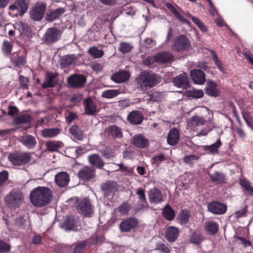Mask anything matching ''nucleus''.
Masks as SVG:
<instances>
[{"instance_id": "obj_60", "label": "nucleus", "mask_w": 253, "mask_h": 253, "mask_svg": "<svg viewBox=\"0 0 253 253\" xmlns=\"http://www.w3.org/2000/svg\"><path fill=\"white\" fill-rule=\"evenodd\" d=\"M15 65L17 66H23L26 63L25 57L23 56L18 57L14 61Z\"/></svg>"}, {"instance_id": "obj_7", "label": "nucleus", "mask_w": 253, "mask_h": 253, "mask_svg": "<svg viewBox=\"0 0 253 253\" xmlns=\"http://www.w3.org/2000/svg\"><path fill=\"white\" fill-rule=\"evenodd\" d=\"M76 209L79 213L84 217H90L93 213V207L90 201L85 198L78 201Z\"/></svg>"}, {"instance_id": "obj_40", "label": "nucleus", "mask_w": 253, "mask_h": 253, "mask_svg": "<svg viewBox=\"0 0 253 253\" xmlns=\"http://www.w3.org/2000/svg\"><path fill=\"white\" fill-rule=\"evenodd\" d=\"M132 48L133 46L130 43L122 42L119 44L118 50L120 52L126 54L131 52Z\"/></svg>"}, {"instance_id": "obj_8", "label": "nucleus", "mask_w": 253, "mask_h": 253, "mask_svg": "<svg viewBox=\"0 0 253 253\" xmlns=\"http://www.w3.org/2000/svg\"><path fill=\"white\" fill-rule=\"evenodd\" d=\"M67 86L73 88H81L83 87L86 82V78L80 74H74L70 75L67 80Z\"/></svg>"}, {"instance_id": "obj_42", "label": "nucleus", "mask_w": 253, "mask_h": 253, "mask_svg": "<svg viewBox=\"0 0 253 253\" xmlns=\"http://www.w3.org/2000/svg\"><path fill=\"white\" fill-rule=\"evenodd\" d=\"M88 53L93 58H99L104 55V52L102 50H99L96 46H92L88 50Z\"/></svg>"}, {"instance_id": "obj_24", "label": "nucleus", "mask_w": 253, "mask_h": 253, "mask_svg": "<svg viewBox=\"0 0 253 253\" xmlns=\"http://www.w3.org/2000/svg\"><path fill=\"white\" fill-rule=\"evenodd\" d=\"M70 181V177L66 172L62 171L58 173L55 176V181L60 187H65Z\"/></svg>"}, {"instance_id": "obj_64", "label": "nucleus", "mask_w": 253, "mask_h": 253, "mask_svg": "<svg viewBox=\"0 0 253 253\" xmlns=\"http://www.w3.org/2000/svg\"><path fill=\"white\" fill-rule=\"evenodd\" d=\"M116 95L115 90H107L103 93L102 96L107 98H111Z\"/></svg>"}, {"instance_id": "obj_57", "label": "nucleus", "mask_w": 253, "mask_h": 253, "mask_svg": "<svg viewBox=\"0 0 253 253\" xmlns=\"http://www.w3.org/2000/svg\"><path fill=\"white\" fill-rule=\"evenodd\" d=\"M136 194L139 197L140 202H146L147 201L145 190L142 188H138L136 191Z\"/></svg>"}, {"instance_id": "obj_17", "label": "nucleus", "mask_w": 253, "mask_h": 253, "mask_svg": "<svg viewBox=\"0 0 253 253\" xmlns=\"http://www.w3.org/2000/svg\"><path fill=\"white\" fill-rule=\"evenodd\" d=\"M18 140L28 149H34L37 143L36 137L30 134H25L20 136Z\"/></svg>"}, {"instance_id": "obj_38", "label": "nucleus", "mask_w": 253, "mask_h": 253, "mask_svg": "<svg viewBox=\"0 0 253 253\" xmlns=\"http://www.w3.org/2000/svg\"><path fill=\"white\" fill-rule=\"evenodd\" d=\"M204 240V237L201 233L199 232H194L190 235V242L196 245L200 244Z\"/></svg>"}, {"instance_id": "obj_52", "label": "nucleus", "mask_w": 253, "mask_h": 253, "mask_svg": "<svg viewBox=\"0 0 253 253\" xmlns=\"http://www.w3.org/2000/svg\"><path fill=\"white\" fill-rule=\"evenodd\" d=\"M191 19L193 23L197 25L202 32H205L207 31V29L206 25L198 18L192 16Z\"/></svg>"}, {"instance_id": "obj_11", "label": "nucleus", "mask_w": 253, "mask_h": 253, "mask_svg": "<svg viewBox=\"0 0 253 253\" xmlns=\"http://www.w3.org/2000/svg\"><path fill=\"white\" fill-rule=\"evenodd\" d=\"M78 176L80 179L84 182L91 181L95 176V170L91 167H84L79 170Z\"/></svg>"}, {"instance_id": "obj_36", "label": "nucleus", "mask_w": 253, "mask_h": 253, "mask_svg": "<svg viewBox=\"0 0 253 253\" xmlns=\"http://www.w3.org/2000/svg\"><path fill=\"white\" fill-rule=\"evenodd\" d=\"M205 229L211 234H214L218 231V225L213 221H209L206 222L205 224Z\"/></svg>"}, {"instance_id": "obj_12", "label": "nucleus", "mask_w": 253, "mask_h": 253, "mask_svg": "<svg viewBox=\"0 0 253 253\" xmlns=\"http://www.w3.org/2000/svg\"><path fill=\"white\" fill-rule=\"evenodd\" d=\"M208 210L210 212L214 214H222L226 212L227 206L218 201H212L208 205Z\"/></svg>"}, {"instance_id": "obj_28", "label": "nucleus", "mask_w": 253, "mask_h": 253, "mask_svg": "<svg viewBox=\"0 0 253 253\" xmlns=\"http://www.w3.org/2000/svg\"><path fill=\"white\" fill-rule=\"evenodd\" d=\"M179 139V133L178 130L176 128H173L169 131L167 137L168 143L171 146L176 145Z\"/></svg>"}, {"instance_id": "obj_48", "label": "nucleus", "mask_w": 253, "mask_h": 253, "mask_svg": "<svg viewBox=\"0 0 253 253\" xmlns=\"http://www.w3.org/2000/svg\"><path fill=\"white\" fill-rule=\"evenodd\" d=\"M101 153L102 156L106 159H110L114 157L115 156V152L110 146H106L104 149L101 151Z\"/></svg>"}, {"instance_id": "obj_41", "label": "nucleus", "mask_w": 253, "mask_h": 253, "mask_svg": "<svg viewBox=\"0 0 253 253\" xmlns=\"http://www.w3.org/2000/svg\"><path fill=\"white\" fill-rule=\"evenodd\" d=\"M47 149L50 152L56 151L61 147V142L59 141H47L45 143Z\"/></svg>"}, {"instance_id": "obj_21", "label": "nucleus", "mask_w": 253, "mask_h": 253, "mask_svg": "<svg viewBox=\"0 0 253 253\" xmlns=\"http://www.w3.org/2000/svg\"><path fill=\"white\" fill-rule=\"evenodd\" d=\"M190 76L194 83L203 84L206 81L205 73L200 69H194L190 71Z\"/></svg>"}, {"instance_id": "obj_56", "label": "nucleus", "mask_w": 253, "mask_h": 253, "mask_svg": "<svg viewBox=\"0 0 253 253\" xmlns=\"http://www.w3.org/2000/svg\"><path fill=\"white\" fill-rule=\"evenodd\" d=\"M165 160V156L161 154L160 155L154 156L152 159V162L153 164L159 165L162 162Z\"/></svg>"}, {"instance_id": "obj_27", "label": "nucleus", "mask_w": 253, "mask_h": 253, "mask_svg": "<svg viewBox=\"0 0 253 253\" xmlns=\"http://www.w3.org/2000/svg\"><path fill=\"white\" fill-rule=\"evenodd\" d=\"M89 164L93 167L102 169L105 165V162L98 154H92L88 157Z\"/></svg>"}, {"instance_id": "obj_23", "label": "nucleus", "mask_w": 253, "mask_h": 253, "mask_svg": "<svg viewBox=\"0 0 253 253\" xmlns=\"http://www.w3.org/2000/svg\"><path fill=\"white\" fill-rule=\"evenodd\" d=\"M132 144L136 147L145 148L149 145V140L142 134H139L132 137Z\"/></svg>"}, {"instance_id": "obj_55", "label": "nucleus", "mask_w": 253, "mask_h": 253, "mask_svg": "<svg viewBox=\"0 0 253 253\" xmlns=\"http://www.w3.org/2000/svg\"><path fill=\"white\" fill-rule=\"evenodd\" d=\"M111 133L113 136L121 138L122 136V133L120 128L116 126L111 127Z\"/></svg>"}, {"instance_id": "obj_33", "label": "nucleus", "mask_w": 253, "mask_h": 253, "mask_svg": "<svg viewBox=\"0 0 253 253\" xmlns=\"http://www.w3.org/2000/svg\"><path fill=\"white\" fill-rule=\"evenodd\" d=\"M162 213L163 217L168 221L173 220L175 216V211L169 204L163 208Z\"/></svg>"}, {"instance_id": "obj_53", "label": "nucleus", "mask_w": 253, "mask_h": 253, "mask_svg": "<svg viewBox=\"0 0 253 253\" xmlns=\"http://www.w3.org/2000/svg\"><path fill=\"white\" fill-rule=\"evenodd\" d=\"M87 245L86 242L85 241H82L77 244L74 250V253H82L84 250L85 249Z\"/></svg>"}, {"instance_id": "obj_34", "label": "nucleus", "mask_w": 253, "mask_h": 253, "mask_svg": "<svg viewBox=\"0 0 253 253\" xmlns=\"http://www.w3.org/2000/svg\"><path fill=\"white\" fill-rule=\"evenodd\" d=\"M70 133L77 140L82 141L84 138L83 132L78 126L74 125L69 128Z\"/></svg>"}, {"instance_id": "obj_30", "label": "nucleus", "mask_w": 253, "mask_h": 253, "mask_svg": "<svg viewBox=\"0 0 253 253\" xmlns=\"http://www.w3.org/2000/svg\"><path fill=\"white\" fill-rule=\"evenodd\" d=\"M172 54L168 52H162L157 54L155 56L156 62L161 63H167L171 62L173 60Z\"/></svg>"}, {"instance_id": "obj_16", "label": "nucleus", "mask_w": 253, "mask_h": 253, "mask_svg": "<svg viewBox=\"0 0 253 253\" xmlns=\"http://www.w3.org/2000/svg\"><path fill=\"white\" fill-rule=\"evenodd\" d=\"M148 195L149 202L151 204H158L164 201L161 190L157 188L150 190Z\"/></svg>"}, {"instance_id": "obj_3", "label": "nucleus", "mask_w": 253, "mask_h": 253, "mask_svg": "<svg viewBox=\"0 0 253 253\" xmlns=\"http://www.w3.org/2000/svg\"><path fill=\"white\" fill-rule=\"evenodd\" d=\"M9 161L14 166H21L29 163L32 160L31 153L22 151L11 153L8 156Z\"/></svg>"}, {"instance_id": "obj_44", "label": "nucleus", "mask_w": 253, "mask_h": 253, "mask_svg": "<svg viewBox=\"0 0 253 253\" xmlns=\"http://www.w3.org/2000/svg\"><path fill=\"white\" fill-rule=\"evenodd\" d=\"M76 224V220L73 215L67 216V218L64 222L65 226L68 230L73 229Z\"/></svg>"}, {"instance_id": "obj_4", "label": "nucleus", "mask_w": 253, "mask_h": 253, "mask_svg": "<svg viewBox=\"0 0 253 253\" xmlns=\"http://www.w3.org/2000/svg\"><path fill=\"white\" fill-rule=\"evenodd\" d=\"M30 3V0H15L8 7L9 15L13 17L23 16L27 12Z\"/></svg>"}, {"instance_id": "obj_46", "label": "nucleus", "mask_w": 253, "mask_h": 253, "mask_svg": "<svg viewBox=\"0 0 253 253\" xmlns=\"http://www.w3.org/2000/svg\"><path fill=\"white\" fill-rule=\"evenodd\" d=\"M166 7L176 16V18L181 21H185L186 20L179 13L177 12L174 6L169 2L166 4Z\"/></svg>"}, {"instance_id": "obj_18", "label": "nucleus", "mask_w": 253, "mask_h": 253, "mask_svg": "<svg viewBox=\"0 0 253 253\" xmlns=\"http://www.w3.org/2000/svg\"><path fill=\"white\" fill-rule=\"evenodd\" d=\"M205 90L206 94L211 97H218L220 93L217 84L211 80L207 81Z\"/></svg>"}, {"instance_id": "obj_31", "label": "nucleus", "mask_w": 253, "mask_h": 253, "mask_svg": "<svg viewBox=\"0 0 253 253\" xmlns=\"http://www.w3.org/2000/svg\"><path fill=\"white\" fill-rule=\"evenodd\" d=\"M32 120L31 114L22 113L14 119V123L16 125L30 124Z\"/></svg>"}, {"instance_id": "obj_26", "label": "nucleus", "mask_w": 253, "mask_h": 253, "mask_svg": "<svg viewBox=\"0 0 253 253\" xmlns=\"http://www.w3.org/2000/svg\"><path fill=\"white\" fill-rule=\"evenodd\" d=\"M130 78V74L126 71L116 72L111 76V80L115 83H121L127 81Z\"/></svg>"}, {"instance_id": "obj_50", "label": "nucleus", "mask_w": 253, "mask_h": 253, "mask_svg": "<svg viewBox=\"0 0 253 253\" xmlns=\"http://www.w3.org/2000/svg\"><path fill=\"white\" fill-rule=\"evenodd\" d=\"M200 157L195 155H187L183 158V161L188 165H192L194 161H197Z\"/></svg>"}, {"instance_id": "obj_9", "label": "nucleus", "mask_w": 253, "mask_h": 253, "mask_svg": "<svg viewBox=\"0 0 253 253\" xmlns=\"http://www.w3.org/2000/svg\"><path fill=\"white\" fill-rule=\"evenodd\" d=\"M46 5L42 2H38L31 8L30 11V18L34 21L42 20L44 15Z\"/></svg>"}, {"instance_id": "obj_45", "label": "nucleus", "mask_w": 253, "mask_h": 253, "mask_svg": "<svg viewBox=\"0 0 253 253\" xmlns=\"http://www.w3.org/2000/svg\"><path fill=\"white\" fill-rule=\"evenodd\" d=\"M13 44L10 41H4L2 43L1 50L6 55H9L12 51Z\"/></svg>"}, {"instance_id": "obj_20", "label": "nucleus", "mask_w": 253, "mask_h": 253, "mask_svg": "<svg viewBox=\"0 0 253 253\" xmlns=\"http://www.w3.org/2000/svg\"><path fill=\"white\" fill-rule=\"evenodd\" d=\"M127 120L130 124L139 125L143 120V114L141 111L138 110L132 111L128 114Z\"/></svg>"}, {"instance_id": "obj_43", "label": "nucleus", "mask_w": 253, "mask_h": 253, "mask_svg": "<svg viewBox=\"0 0 253 253\" xmlns=\"http://www.w3.org/2000/svg\"><path fill=\"white\" fill-rule=\"evenodd\" d=\"M222 145V143L219 139L215 143L209 146H204V150L208 151L211 153H217L218 151L219 148Z\"/></svg>"}, {"instance_id": "obj_32", "label": "nucleus", "mask_w": 253, "mask_h": 253, "mask_svg": "<svg viewBox=\"0 0 253 253\" xmlns=\"http://www.w3.org/2000/svg\"><path fill=\"white\" fill-rule=\"evenodd\" d=\"M211 181L218 184H223L226 183V176L222 172L216 171L213 174H208Z\"/></svg>"}, {"instance_id": "obj_2", "label": "nucleus", "mask_w": 253, "mask_h": 253, "mask_svg": "<svg viewBox=\"0 0 253 253\" xmlns=\"http://www.w3.org/2000/svg\"><path fill=\"white\" fill-rule=\"evenodd\" d=\"M160 82L161 77L159 74L151 72H142L138 79V87L145 90L155 86Z\"/></svg>"}, {"instance_id": "obj_14", "label": "nucleus", "mask_w": 253, "mask_h": 253, "mask_svg": "<svg viewBox=\"0 0 253 253\" xmlns=\"http://www.w3.org/2000/svg\"><path fill=\"white\" fill-rule=\"evenodd\" d=\"M56 73L47 72L45 74L44 82L42 84V88L53 87L58 84L57 76Z\"/></svg>"}, {"instance_id": "obj_39", "label": "nucleus", "mask_w": 253, "mask_h": 253, "mask_svg": "<svg viewBox=\"0 0 253 253\" xmlns=\"http://www.w3.org/2000/svg\"><path fill=\"white\" fill-rule=\"evenodd\" d=\"M189 212L187 210H182L180 211L177 219L181 224H186L189 222Z\"/></svg>"}, {"instance_id": "obj_5", "label": "nucleus", "mask_w": 253, "mask_h": 253, "mask_svg": "<svg viewBox=\"0 0 253 253\" xmlns=\"http://www.w3.org/2000/svg\"><path fill=\"white\" fill-rule=\"evenodd\" d=\"M62 32L56 27L48 28L42 36V41L43 43L51 45L61 39Z\"/></svg>"}, {"instance_id": "obj_29", "label": "nucleus", "mask_w": 253, "mask_h": 253, "mask_svg": "<svg viewBox=\"0 0 253 253\" xmlns=\"http://www.w3.org/2000/svg\"><path fill=\"white\" fill-rule=\"evenodd\" d=\"M65 11L64 8L59 7L55 10L51 9L46 14V20L48 22H51L58 18Z\"/></svg>"}, {"instance_id": "obj_22", "label": "nucleus", "mask_w": 253, "mask_h": 253, "mask_svg": "<svg viewBox=\"0 0 253 253\" xmlns=\"http://www.w3.org/2000/svg\"><path fill=\"white\" fill-rule=\"evenodd\" d=\"M179 233V231L177 227L170 226L166 229L165 237L169 242L173 243L177 240Z\"/></svg>"}, {"instance_id": "obj_51", "label": "nucleus", "mask_w": 253, "mask_h": 253, "mask_svg": "<svg viewBox=\"0 0 253 253\" xmlns=\"http://www.w3.org/2000/svg\"><path fill=\"white\" fill-rule=\"evenodd\" d=\"M11 246L2 240H0V253H7L10 252Z\"/></svg>"}, {"instance_id": "obj_10", "label": "nucleus", "mask_w": 253, "mask_h": 253, "mask_svg": "<svg viewBox=\"0 0 253 253\" xmlns=\"http://www.w3.org/2000/svg\"><path fill=\"white\" fill-rule=\"evenodd\" d=\"M190 46V42L184 35H181L175 39L173 44L171 46V48L173 50L177 51H183L186 50Z\"/></svg>"}, {"instance_id": "obj_19", "label": "nucleus", "mask_w": 253, "mask_h": 253, "mask_svg": "<svg viewBox=\"0 0 253 253\" xmlns=\"http://www.w3.org/2000/svg\"><path fill=\"white\" fill-rule=\"evenodd\" d=\"M101 190L104 193V197H108L114 194L118 191L117 184L112 181H108L101 185Z\"/></svg>"}, {"instance_id": "obj_63", "label": "nucleus", "mask_w": 253, "mask_h": 253, "mask_svg": "<svg viewBox=\"0 0 253 253\" xmlns=\"http://www.w3.org/2000/svg\"><path fill=\"white\" fill-rule=\"evenodd\" d=\"M82 99L81 94H74L70 99V101L72 103H80Z\"/></svg>"}, {"instance_id": "obj_35", "label": "nucleus", "mask_w": 253, "mask_h": 253, "mask_svg": "<svg viewBox=\"0 0 253 253\" xmlns=\"http://www.w3.org/2000/svg\"><path fill=\"white\" fill-rule=\"evenodd\" d=\"M61 132V129L55 127L52 128H45L42 131V135L44 137H54L58 135Z\"/></svg>"}, {"instance_id": "obj_6", "label": "nucleus", "mask_w": 253, "mask_h": 253, "mask_svg": "<svg viewBox=\"0 0 253 253\" xmlns=\"http://www.w3.org/2000/svg\"><path fill=\"white\" fill-rule=\"evenodd\" d=\"M24 199L22 193L17 190H12L5 197V204L11 208L16 209L19 207Z\"/></svg>"}, {"instance_id": "obj_59", "label": "nucleus", "mask_w": 253, "mask_h": 253, "mask_svg": "<svg viewBox=\"0 0 253 253\" xmlns=\"http://www.w3.org/2000/svg\"><path fill=\"white\" fill-rule=\"evenodd\" d=\"M247 212V207H246L241 210L238 211L235 213V217L238 219L246 215Z\"/></svg>"}, {"instance_id": "obj_37", "label": "nucleus", "mask_w": 253, "mask_h": 253, "mask_svg": "<svg viewBox=\"0 0 253 253\" xmlns=\"http://www.w3.org/2000/svg\"><path fill=\"white\" fill-rule=\"evenodd\" d=\"M205 123L206 120L203 117L195 115L190 118L189 125L191 126H201L204 125Z\"/></svg>"}, {"instance_id": "obj_13", "label": "nucleus", "mask_w": 253, "mask_h": 253, "mask_svg": "<svg viewBox=\"0 0 253 253\" xmlns=\"http://www.w3.org/2000/svg\"><path fill=\"white\" fill-rule=\"evenodd\" d=\"M138 223L135 217H129L123 220L119 225V228L123 232H128L134 229Z\"/></svg>"}, {"instance_id": "obj_47", "label": "nucleus", "mask_w": 253, "mask_h": 253, "mask_svg": "<svg viewBox=\"0 0 253 253\" xmlns=\"http://www.w3.org/2000/svg\"><path fill=\"white\" fill-rule=\"evenodd\" d=\"M73 59L70 55H65L60 60V65L62 68H66L72 65Z\"/></svg>"}, {"instance_id": "obj_61", "label": "nucleus", "mask_w": 253, "mask_h": 253, "mask_svg": "<svg viewBox=\"0 0 253 253\" xmlns=\"http://www.w3.org/2000/svg\"><path fill=\"white\" fill-rule=\"evenodd\" d=\"M156 250L161 251L164 253H170V250L164 244H158L156 248Z\"/></svg>"}, {"instance_id": "obj_49", "label": "nucleus", "mask_w": 253, "mask_h": 253, "mask_svg": "<svg viewBox=\"0 0 253 253\" xmlns=\"http://www.w3.org/2000/svg\"><path fill=\"white\" fill-rule=\"evenodd\" d=\"M130 210L131 206L127 202H123L118 207V211L122 215H127Z\"/></svg>"}, {"instance_id": "obj_1", "label": "nucleus", "mask_w": 253, "mask_h": 253, "mask_svg": "<svg viewBox=\"0 0 253 253\" xmlns=\"http://www.w3.org/2000/svg\"><path fill=\"white\" fill-rule=\"evenodd\" d=\"M53 193L50 188L39 186L34 188L30 193V199L35 207L42 208L47 205L51 201Z\"/></svg>"}, {"instance_id": "obj_15", "label": "nucleus", "mask_w": 253, "mask_h": 253, "mask_svg": "<svg viewBox=\"0 0 253 253\" xmlns=\"http://www.w3.org/2000/svg\"><path fill=\"white\" fill-rule=\"evenodd\" d=\"M85 114L88 116H95L99 110L97 105L90 97L86 98L84 101Z\"/></svg>"}, {"instance_id": "obj_58", "label": "nucleus", "mask_w": 253, "mask_h": 253, "mask_svg": "<svg viewBox=\"0 0 253 253\" xmlns=\"http://www.w3.org/2000/svg\"><path fill=\"white\" fill-rule=\"evenodd\" d=\"M8 172L6 170L0 172V187L8 179Z\"/></svg>"}, {"instance_id": "obj_62", "label": "nucleus", "mask_w": 253, "mask_h": 253, "mask_svg": "<svg viewBox=\"0 0 253 253\" xmlns=\"http://www.w3.org/2000/svg\"><path fill=\"white\" fill-rule=\"evenodd\" d=\"M204 92L202 90H193L191 92L190 96L195 98H200L203 96Z\"/></svg>"}, {"instance_id": "obj_25", "label": "nucleus", "mask_w": 253, "mask_h": 253, "mask_svg": "<svg viewBox=\"0 0 253 253\" xmlns=\"http://www.w3.org/2000/svg\"><path fill=\"white\" fill-rule=\"evenodd\" d=\"M189 83L188 78L185 74H180L173 80V83L176 86L183 88H187L189 86Z\"/></svg>"}, {"instance_id": "obj_54", "label": "nucleus", "mask_w": 253, "mask_h": 253, "mask_svg": "<svg viewBox=\"0 0 253 253\" xmlns=\"http://www.w3.org/2000/svg\"><path fill=\"white\" fill-rule=\"evenodd\" d=\"M20 86L23 89H28L29 80L22 75L19 76Z\"/></svg>"}]
</instances>
